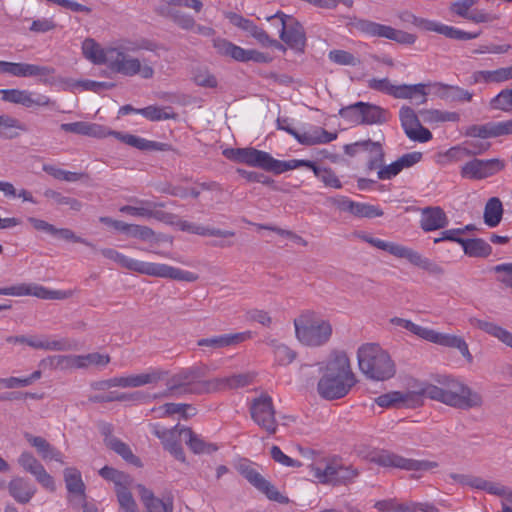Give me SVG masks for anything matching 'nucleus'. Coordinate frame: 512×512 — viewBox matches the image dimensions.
I'll return each instance as SVG.
<instances>
[{
    "label": "nucleus",
    "instance_id": "obj_46",
    "mask_svg": "<svg viewBox=\"0 0 512 512\" xmlns=\"http://www.w3.org/2000/svg\"><path fill=\"white\" fill-rule=\"evenodd\" d=\"M462 248L469 257L485 258L492 253L490 244L481 238L464 239Z\"/></svg>",
    "mask_w": 512,
    "mask_h": 512
},
{
    "label": "nucleus",
    "instance_id": "obj_31",
    "mask_svg": "<svg viewBox=\"0 0 512 512\" xmlns=\"http://www.w3.org/2000/svg\"><path fill=\"white\" fill-rule=\"evenodd\" d=\"M449 219L444 210L439 207H425L421 210L420 227L425 232H431L445 228Z\"/></svg>",
    "mask_w": 512,
    "mask_h": 512
},
{
    "label": "nucleus",
    "instance_id": "obj_20",
    "mask_svg": "<svg viewBox=\"0 0 512 512\" xmlns=\"http://www.w3.org/2000/svg\"><path fill=\"white\" fill-rule=\"evenodd\" d=\"M504 168V162L499 159H473L465 163L460 170L462 178L481 180L495 175Z\"/></svg>",
    "mask_w": 512,
    "mask_h": 512
},
{
    "label": "nucleus",
    "instance_id": "obj_4",
    "mask_svg": "<svg viewBox=\"0 0 512 512\" xmlns=\"http://www.w3.org/2000/svg\"><path fill=\"white\" fill-rule=\"evenodd\" d=\"M360 371L368 378L384 381L395 375V364L390 355L379 344L366 343L357 351Z\"/></svg>",
    "mask_w": 512,
    "mask_h": 512
},
{
    "label": "nucleus",
    "instance_id": "obj_50",
    "mask_svg": "<svg viewBox=\"0 0 512 512\" xmlns=\"http://www.w3.org/2000/svg\"><path fill=\"white\" fill-rule=\"evenodd\" d=\"M420 115L424 122L428 124L440 122H458L460 115L457 112L441 111L437 109L423 110Z\"/></svg>",
    "mask_w": 512,
    "mask_h": 512
},
{
    "label": "nucleus",
    "instance_id": "obj_53",
    "mask_svg": "<svg viewBox=\"0 0 512 512\" xmlns=\"http://www.w3.org/2000/svg\"><path fill=\"white\" fill-rule=\"evenodd\" d=\"M158 12L163 16L172 18L173 21L183 29L189 30L192 29L195 25V21L191 16L183 14L174 9H169L168 6H159Z\"/></svg>",
    "mask_w": 512,
    "mask_h": 512
},
{
    "label": "nucleus",
    "instance_id": "obj_16",
    "mask_svg": "<svg viewBox=\"0 0 512 512\" xmlns=\"http://www.w3.org/2000/svg\"><path fill=\"white\" fill-rule=\"evenodd\" d=\"M357 29L370 37H380L393 40L399 44H414L417 37L403 30L395 29L391 26L380 24L370 20H359L356 24Z\"/></svg>",
    "mask_w": 512,
    "mask_h": 512
},
{
    "label": "nucleus",
    "instance_id": "obj_35",
    "mask_svg": "<svg viewBox=\"0 0 512 512\" xmlns=\"http://www.w3.org/2000/svg\"><path fill=\"white\" fill-rule=\"evenodd\" d=\"M10 496L20 504L28 503L36 493V487L22 477H15L8 483Z\"/></svg>",
    "mask_w": 512,
    "mask_h": 512
},
{
    "label": "nucleus",
    "instance_id": "obj_12",
    "mask_svg": "<svg viewBox=\"0 0 512 512\" xmlns=\"http://www.w3.org/2000/svg\"><path fill=\"white\" fill-rule=\"evenodd\" d=\"M369 459L370 462L378 466L414 472L431 471L439 466L436 461L405 458L389 450L374 451L370 454Z\"/></svg>",
    "mask_w": 512,
    "mask_h": 512
},
{
    "label": "nucleus",
    "instance_id": "obj_51",
    "mask_svg": "<svg viewBox=\"0 0 512 512\" xmlns=\"http://www.w3.org/2000/svg\"><path fill=\"white\" fill-rule=\"evenodd\" d=\"M417 504L400 503L396 499L377 501L374 507L380 512H416Z\"/></svg>",
    "mask_w": 512,
    "mask_h": 512
},
{
    "label": "nucleus",
    "instance_id": "obj_37",
    "mask_svg": "<svg viewBox=\"0 0 512 512\" xmlns=\"http://www.w3.org/2000/svg\"><path fill=\"white\" fill-rule=\"evenodd\" d=\"M60 128L65 132L78 135H85L96 138H104L108 136V129L96 123H88L83 121L63 123L60 125Z\"/></svg>",
    "mask_w": 512,
    "mask_h": 512
},
{
    "label": "nucleus",
    "instance_id": "obj_49",
    "mask_svg": "<svg viewBox=\"0 0 512 512\" xmlns=\"http://www.w3.org/2000/svg\"><path fill=\"white\" fill-rule=\"evenodd\" d=\"M41 376L42 372L40 370H36L26 377L10 376L7 378H0V390L28 387L35 381L39 380Z\"/></svg>",
    "mask_w": 512,
    "mask_h": 512
},
{
    "label": "nucleus",
    "instance_id": "obj_25",
    "mask_svg": "<svg viewBox=\"0 0 512 512\" xmlns=\"http://www.w3.org/2000/svg\"><path fill=\"white\" fill-rule=\"evenodd\" d=\"M55 72L54 68L25 62H8L0 60V74L13 77L46 78Z\"/></svg>",
    "mask_w": 512,
    "mask_h": 512
},
{
    "label": "nucleus",
    "instance_id": "obj_47",
    "mask_svg": "<svg viewBox=\"0 0 512 512\" xmlns=\"http://www.w3.org/2000/svg\"><path fill=\"white\" fill-rule=\"evenodd\" d=\"M503 216V205L499 198H490L484 208L483 219L484 223L490 227H497Z\"/></svg>",
    "mask_w": 512,
    "mask_h": 512
},
{
    "label": "nucleus",
    "instance_id": "obj_26",
    "mask_svg": "<svg viewBox=\"0 0 512 512\" xmlns=\"http://www.w3.org/2000/svg\"><path fill=\"white\" fill-rule=\"evenodd\" d=\"M19 465L32 474L38 483L49 491L55 490L53 477L45 470L44 466L32 455V453L24 451L18 458Z\"/></svg>",
    "mask_w": 512,
    "mask_h": 512
},
{
    "label": "nucleus",
    "instance_id": "obj_27",
    "mask_svg": "<svg viewBox=\"0 0 512 512\" xmlns=\"http://www.w3.org/2000/svg\"><path fill=\"white\" fill-rule=\"evenodd\" d=\"M165 375V372L157 368H149L139 374H129L114 377L115 387L138 388L141 386L156 384Z\"/></svg>",
    "mask_w": 512,
    "mask_h": 512
},
{
    "label": "nucleus",
    "instance_id": "obj_23",
    "mask_svg": "<svg viewBox=\"0 0 512 512\" xmlns=\"http://www.w3.org/2000/svg\"><path fill=\"white\" fill-rule=\"evenodd\" d=\"M240 474L255 488L263 492L270 500L283 503L286 498L268 482L249 462H242L238 465Z\"/></svg>",
    "mask_w": 512,
    "mask_h": 512
},
{
    "label": "nucleus",
    "instance_id": "obj_8",
    "mask_svg": "<svg viewBox=\"0 0 512 512\" xmlns=\"http://www.w3.org/2000/svg\"><path fill=\"white\" fill-rule=\"evenodd\" d=\"M391 323L395 326L402 327L419 338L447 348L457 349L460 354L469 362L472 363L473 356L469 351L468 344L463 337L453 334L441 333L436 330L422 327L413 323L411 320L394 317Z\"/></svg>",
    "mask_w": 512,
    "mask_h": 512
},
{
    "label": "nucleus",
    "instance_id": "obj_64",
    "mask_svg": "<svg viewBox=\"0 0 512 512\" xmlns=\"http://www.w3.org/2000/svg\"><path fill=\"white\" fill-rule=\"evenodd\" d=\"M106 443H107V446L110 449H112L117 454L122 456L123 459H125L126 461H129V462L133 463V462H135L137 460V458L134 456V454L132 453V451L129 448V446L126 445L121 440H119V439H117L115 437H110V438L106 439Z\"/></svg>",
    "mask_w": 512,
    "mask_h": 512
},
{
    "label": "nucleus",
    "instance_id": "obj_52",
    "mask_svg": "<svg viewBox=\"0 0 512 512\" xmlns=\"http://www.w3.org/2000/svg\"><path fill=\"white\" fill-rule=\"evenodd\" d=\"M52 364L62 370L85 368L82 355H57L52 358Z\"/></svg>",
    "mask_w": 512,
    "mask_h": 512
},
{
    "label": "nucleus",
    "instance_id": "obj_10",
    "mask_svg": "<svg viewBox=\"0 0 512 512\" xmlns=\"http://www.w3.org/2000/svg\"><path fill=\"white\" fill-rule=\"evenodd\" d=\"M222 154L230 161L241 163L250 167L261 168L274 174H281L287 171V161L273 158L268 152L258 150L254 147L226 148Z\"/></svg>",
    "mask_w": 512,
    "mask_h": 512
},
{
    "label": "nucleus",
    "instance_id": "obj_45",
    "mask_svg": "<svg viewBox=\"0 0 512 512\" xmlns=\"http://www.w3.org/2000/svg\"><path fill=\"white\" fill-rule=\"evenodd\" d=\"M362 124L373 125L382 124L388 120V112L380 106L362 102Z\"/></svg>",
    "mask_w": 512,
    "mask_h": 512
},
{
    "label": "nucleus",
    "instance_id": "obj_2",
    "mask_svg": "<svg viewBox=\"0 0 512 512\" xmlns=\"http://www.w3.org/2000/svg\"><path fill=\"white\" fill-rule=\"evenodd\" d=\"M204 370L201 367H190L176 373L168 382L170 393H212L228 389L245 387L250 384L251 376L248 374H233L204 380Z\"/></svg>",
    "mask_w": 512,
    "mask_h": 512
},
{
    "label": "nucleus",
    "instance_id": "obj_42",
    "mask_svg": "<svg viewBox=\"0 0 512 512\" xmlns=\"http://www.w3.org/2000/svg\"><path fill=\"white\" fill-rule=\"evenodd\" d=\"M469 322L472 326L477 327L489 335L497 338L499 341L512 349V333L508 330L498 326L495 323L477 318H470Z\"/></svg>",
    "mask_w": 512,
    "mask_h": 512
},
{
    "label": "nucleus",
    "instance_id": "obj_24",
    "mask_svg": "<svg viewBox=\"0 0 512 512\" xmlns=\"http://www.w3.org/2000/svg\"><path fill=\"white\" fill-rule=\"evenodd\" d=\"M1 295L24 296L32 295L40 299H65L72 295L70 291L50 290L40 285L20 284L0 287Z\"/></svg>",
    "mask_w": 512,
    "mask_h": 512
},
{
    "label": "nucleus",
    "instance_id": "obj_1",
    "mask_svg": "<svg viewBox=\"0 0 512 512\" xmlns=\"http://www.w3.org/2000/svg\"><path fill=\"white\" fill-rule=\"evenodd\" d=\"M420 393L433 401L461 410L480 408L484 402L479 392L450 374L436 375L432 383L421 388Z\"/></svg>",
    "mask_w": 512,
    "mask_h": 512
},
{
    "label": "nucleus",
    "instance_id": "obj_28",
    "mask_svg": "<svg viewBox=\"0 0 512 512\" xmlns=\"http://www.w3.org/2000/svg\"><path fill=\"white\" fill-rule=\"evenodd\" d=\"M287 171L294 170L300 167H307L311 169L314 175L326 186L334 189L342 188V183L335 174V172L328 167H319L313 161L303 159H292L287 161Z\"/></svg>",
    "mask_w": 512,
    "mask_h": 512
},
{
    "label": "nucleus",
    "instance_id": "obj_13",
    "mask_svg": "<svg viewBox=\"0 0 512 512\" xmlns=\"http://www.w3.org/2000/svg\"><path fill=\"white\" fill-rule=\"evenodd\" d=\"M109 68L125 76L140 75L143 79H150L154 75V69L145 61L142 63L138 58L130 57L119 47L111 48Z\"/></svg>",
    "mask_w": 512,
    "mask_h": 512
},
{
    "label": "nucleus",
    "instance_id": "obj_15",
    "mask_svg": "<svg viewBox=\"0 0 512 512\" xmlns=\"http://www.w3.org/2000/svg\"><path fill=\"white\" fill-rule=\"evenodd\" d=\"M357 29L370 37H380L393 40L399 44H414L417 37L403 30L395 29L391 26L380 24L370 20H359L356 24Z\"/></svg>",
    "mask_w": 512,
    "mask_h": 512
},
{
    "label": "nucleus",
    "instance_id": "obj_39",
    "mask_svg": "<svg viewBox=\"0 0 512 512\" xmlns=\"http://www.w3.org/2000/svg\"><path fill=\"white\" fill-rule=\"evenodd\" d=\"M512 79V65L496 70L475 71L471 76V82L478 83H502Z\"/></svg>",
    "mask_w": 512,
    "mask_h": 512
},
{
    "label": "nucleus",
    "instance_id": "obj_54",
    "mask_svg": "<svg viewBox=\"0 0 512 512\" xmlns=\"http://www.w3.org/2000/svg\"><path fill=\"white\" fill-rule=\"evenodd\" d=\"M271 345L273 347L275 360L279 365H288L296 358V353L285 344L272 340Z\"/></svg>",
    "mask_w": 512,
    "mask_h": 512
},
{
    "label": "nucleus",
    "instance_id": "obj_48",
    "mask_svg": "<svg viewBox=\"0 0 512 512\" xmlns=\"http://www.w3.org/2000/svg\"><path fill=\"white\" fill-rule=\"evenodd\" d=\"M0 129V136L8 139H13L19 135L16 130L23 132L27 130L25 124L17 118L4 113L0 114Z\"/></svg>",
    "mask_w": 512,
    "mask_h": 512
},
{
    "label": "nucleus",
    "instance_id": "obj_32",
    "mask_svg": "<svg viewBox=\"0 0 512 512\" xmlns=\"http://www.w3.org/2000/svg\"><path fill=\"white\" fill-rule=\"evenodd\" d=\"M336 132H329L316 125H310L305 130L299 131L298 143L305 146L328 144L337 139Z\"/></svg>",
    "mask_w": 512,
    "mask_h": 512
},
{
    "label": "nucleus",
    "instance_id": "obj_38",
    "mask_svg": "<svg viewBox=\"0 0 512 512\" xmlns=\"http://www.w3.org/2000/svg\"><path fill=\"white\" fill-rule=\"evenodd\" d=\"M136 205H125L120 207L119 211L135 217L142 218H158V212H155L156 207H164V204L156 203L149 200L134 199Z\"/></svg>",
    "mask_w": 512,
    "mask_h": 512
},
{
    "label": "nucleus",
    "instance_id": "obj_58",
    "mask_svg": "<svg viewBox=\"0 0 512 512\" xmlns=\"http://www.w3.org/2000/svg\"><path fill=\"white\" fill-rule=\"evenodd\" d=\"M116 495L121 512H138L137 504L131 492L125 486H119Z\"/></svg>",
    "mask_w": 512,
    "mask_h": 512
},
{
    "label": "nucleus",
    "instance_id": "obj_22",
    "mask_svg": "<svg viewBox=\"0 0 512 512\" xmlns=\"http://www.w3.org/2000/svg\"><path fill=\"white\" fill-rule=\"evenodd\" d=\"M1 99L5 102L22 105L26 108L47 107L51 99L41 93L21 89H1Z\"/></svg>",
    "mask_w": 512,
    "mask_h": 512
},
{
    "label": "nucleus",
    "instance_id": "obj_33",
    "mask_svg": "<svg viewBox=\"0 0 512 512\" xmlns=\"http://www.w3.org/2000/svg\"><path fill=\"white\" fill-rule=\"evenodd\" d=\"M25 439L28 443L34 447L39 454V456L44 461H56L60 464H64V455L60 450L51 445L46 439L40 436H34L32 434L26 433Z\"/></svg>",
    "mask_w": 512,
    "mask_h": 512
},
{
    "label": "nucleus",
    "instance_id": "obj_56",
    "mask_svg": "<svg viewBox=\"0 0 512 512\" xmlns=\"http://www.w3.org/2000/svg\"><path fill=\"white\" fill-rule=\"evenodd\" d=\"M192 80L197 86L204 88H216L218 85L217 78L204 67L193 71Z\"/></svg>",
    "mask_w": 512,
    "mask_h": 512
},
{
    "label": "nucleus",
    "instance_id": "obj_29",
    "mask_svg": "<svg viewBox=\"0 0 512 512\" xmlns=\"http://www.w3.org/2000/svg\"><path fill=\"white\" fill-rule=\"evenodd\" d=\"M6 342L10 344H26L34 349L61 351L66 349V345L61 340H52L45 336H9Z\"/></svg>",
    "mask_w": 512,
    "mask_h": 512
},
{
    "label": "nucleus",
    "instance_id": "obj_61",
    "mask_svg": "<svg viewBox=\"0 0 512 512\" xmlns=\"http://www.w3.org/2000/svg\"><path fill=\"white\" fill-rule=\"evenodd\" d=\"M328 58L331 62L342 66H356L360 63L352 53L340 49L331 50L328 53Z\"/></svg>",
    "mask_w": 512,
    "mask_h": 512
},
{
    "label": "nucleus",
    "instance_id": "obj_14",
    "mask_svg": "<svg viewBox=\"0 0 512 512\" xmlns=\"http://www.w3.org/2000/svg\"><path fill=\"white\" fill-rule=\"evenodd\" d=\"M367 86L375 91L391 95L399 99H411L416 95H420L422 100L420 103L426 102V91L424 84H402L394 85L388 78H372L368 80Z\"/></svg>",
    "mask_w": 512,
    "mask_h": 512
},
{
    "label": "nucleus",
    "instance_id": "obj_21",
    "mask_svg": "<svg viewBox=\"0 0 512 512\" xmlns=\"http://www.w3.org/2000/svg\"><path fill=\"white\" fill-rule=\"evenodd\" d=\"M357 145H361L365 150L372 153L371 159L369 160V168H379V179L389 180L398 175L403 170L398 159L389 165L381 167L384 153L379 143L368 140L364 141L363 143H358Z\"/></svg>",
    "mask_w": 512,
    "mask_h": 512
},
{
    "label": "nucleus",
    "instance_id": "obj_18",
    "mask_svg": "<svg viewBox=\"0 0 512 512\" xmlns=\"http://www.w3.org/2000/svg\"><path fill=\"white\" fill-rule=\"evenodd\" d=\"M279 18L281 22L280 38L288 46L294 49H302L305 46L306 37L302 25L292 16L283 12H277L268 20Z\"/></svg>",
    "mask_w": 512,
    "mask_h": 512
},
{
    "label": "nucleus",
    "instance_id": "obj_41",
    "mask_svg": "<svg viewBox=\"0 0 512 512\" xmlns=\"http://www.w3.org/2000/svg\"><path fill=\"white\" fill-rule=\"evenodd\" d=\"M138 491L147 512H173V501L170 498L166 500L156 498L150 490L142 485H138Z\"/></svg>",
    "mask_w": 512,
    "mask_h": 512
},
{
    "label": "nucleus",
    "instance_id": "obj_7",
    "mask_svg": "<svg viewBox=\"0 0 512 512\" xmlns=\"http://www.w3.org/2000/svg\"><path fill=\"white\" fill-rule=\"evenodd\" d=\"M113 262L131 272L151 277L167 278L186 282H194L198 278V276L193 272L182 270L164 263L146 262L134 259L120 252H118Z\"/></svg>",
    "mask_w": 512,
    "mask_h": 512
},
{
    "label": "nucleus",
    "instance_id": "obj_6",
    "mask_svg": "<svg viewBox=\"0 0 512 512\" xmlns=\"http://www.w3.org/2000/svg\"><path fill=\"white\" fill-rule=\"evenodd\" d=\"M113 262L131 272L151 277L167 278L186 282H194L198 278V276L193 272L182 270L164 263L146 262L134 259L120 252H118Z\"/></svg>",
    "mask_w": 512,
    "mask_h": 512
},
{
    "label": "nucleus",
    "instance_id": "obj_62",
    "mask_svg": "<svg viewBox=\"0 0 512 512\" xmlns=\"http://www.w3.org/2000/svg\"><path fill=\"white\" fill-rule=\"evenodd\" d=\"M399 118L406 135L410 131L414 130V128L420 123L415 111L408 106L401 107L399 111Z\"/></svg>",
    "mask_w": 512,
    "mask_h": 512
},
{
    "label": "nucleus",
    "instance_id": "obj_57",
    "mask_svg": "<svg viewBox=\"0 0 512 512\" xmlns=\"http://www.w3.org/2000/svg\"><path fill=\"white\" fill-rule=\"evenodd\" d=\"M351 214L358 218H377L383 216V210L379 206L354 202Z\"/></svg>",
    "mask_w": 512,
    "mask_h": 512
},
{
    "label": "nucleus",
    "instance_id": "obj_11",
    "mask_svg": "<svg viewBox=\"0 0 512 512\" xmlns=\"http://www.w3.org/2000/svg\"><path fill=\"white\" fill-rule=\"evenodd\" d=\"M358 238L379 250L390 253L397 258L406 259L411 264L420 267L430 273L438 274L442 272L440 266L433 263L428 258L423 257L419 252L409 247L375 238L364 232L359 233Z\"/></svg>",
    "mask_w": 512,
    "mask_h": 512
},
{
    "label": "nucleus",
    "instance_id": "obj_17",
    "mask_svg": "<svg viewBox=\"0 0 512 512\" xmlns=\"http://www.w3.org/2000/svg\"><path fill=\"white\" fill-rule=\"evenodd\" d=\"M250 412L254 422L268 434L276 433L278 424L273 401L269 395L264 394L255 398L250 406Z\"/></svg>",
    "mask_w": 512,
    "mask_h": 512
},
{
    "label": "nucleus",
    "instance_id": "obj_44",
    "mask_svg": "<svg viewBox=\"0 0 512 512\" xmlns=\"http://www.w3.org/2000/svg\"><path fill=\"white\" fill-rule=\"evenodd\" d=\"M213 46L220 55L229 56L236 61L247 62L248 50L224 38L214 39Z\"/></svg>",
    "mask_w": 512,
    "mask_h": 512
},
{
    "label": "nucleus",
    "instance_id": "obj_63",
    "mask_svg": "<svg viewBox=\"0 0 512 512\" xmlns=\"http://www.w3.org/2000/svg\"><path fill=\"white\" fill-rule=\"evenodd\" d=\"M362 101L356 102L354 104L348 105L346 107H343L339 110V115L346 121L354 124V125H361L362 124Z\"/></svg>",
    "mask_w": 512,
    "mask_h": 512
},
{
    "label": "nucleus",
    "instance_id": "obj_60",
    "mask_svg": "<svg viewBox=\"0 0 512 512\" xmlns=\"http://www.w3.org/2000/svg\"><path fill=\"white\" fill-rule=\"evenodd\" d=\"M409 395L403 394L398 391L382 394L375 399V402L380 407H396L407 401Z\"/></svg>",
    "mask_w": 512,
    "mask_h": 512
},
{
    "label": "nucleus",
    "instance_id": "obj_5",
    "mask_svg": "<svg viewBox=\"0 0 512 512\" xmlns=\"http://www.w3.org/2000/svg\"><path fill=\"white\" fill-rule=\"evenodd\" d=\"M297 340L309 347L325 345L333 333L330 321L320 318L315 312L306 310L294 319Z\"/></svg>",
    "mask_w": 512,
    "mask_h": 512
},
{
    "label": "nucleus",
    "instance_id": "obj_34",
    "mask_svg": "<svg viewBox=\"0 0 512 512\" xmlns=\"http://www.w3.org/2000/svg\"><path fill=\"white\" fill-rule=\"evenodd\" d=\"M64 480L70 501L79 504L83 503L85 500V485L80 471L75 468L65 469Z\"/></svg>",
    "mask_w": 512,
    "mask_h": 512
},
{
    "label": "nucleus",
    "instance_id": "obj_3",
    "mask_svg": "<svg viewBox=\"0 0 512 512\" xmlns=\"http://www.w3.org/2000/svg\"><path fill=\"white\" fill-rule=\"evenodd\" d=\"M355 383L348 356L344 352H337L322 369L317 391L324 399H340L348 394Z\"/></svg>",
    "mask_w": 512,
    "mask_h": 512
},
{
    "label": "nucleus",
    "instance_id": "obj_59",
    "mask_svg": "<svg viewBox=\"0 0 512 512\" xmlns=\"http://www.w3.org/2000/svg\"><path fill=\"white\" fill-rule=\"evenodd\" d=\"M487 149H488V145H483V147L479 150L469 149L468 147H464V146H455L446 151L445 157L449 161H460L467 156H474V155L481 154L482 152H484Z\"/></svg>",
    "mask_w": 512,
    "mask_h": 512
},
{
    "label": "nucleus",
    "instance_id": "obj_43",
    "mask_svg": "<svg viewBox=\"0 0 512 512\" xmlns=\"http://www.w3.org/2000/svg\"><path fill=\"white\" fill-rule=\"evenodd\" d=\"M338 460L332 459L324 465L316 464L311 467V473L322 484L336 485Z\"/></svg>",
    "mask_w": 512,
    "mask_h": 512
},
{
    "label": "nucleus",
    "instance_id": "obj_55",
    "mask_svg": "<svg viewBox=\"0 0 512 512\" xmlns=\"http://www.w3.org/2000/svg\"><path fill=\"white\" fill-rule=\"evenodd\" d=\"M438 85L440 88L446 91L443 96L450 101L470 102L472 100L473 94L459 86H452L441 83Z\"/></svg>",
    "mask_w": 512,
    "mask_h": 512
},
{
    "label": "nucleus",
    "instance_id": "obj_30",
    "mask_svg": "<svg viewBox=\"0 0 512 512\" xmlns=\"http://www.w3.org/2000/svg\"><path fill=\"white\" fill-rule=\"evenodd\" d=\"M252 338L251 331H244L232 334H223L210 338H203L197 341L199 347L209 348L211 350L221 349L228 346H234Z\"/></svg>",
    "mask_w": 512,
    "mask_h": 512
},
{
    "label": "nucleus",
    "instance_id": "obj_19",
    "mask_svg": "<svg viewBox=\"0 0 512 512\" xmlns=\"http://www.w3.org/2000/svg\"><path fill=\"white\" fill-rule=\"evenodd\" d=\"M186 428L176 425L171 429H167L159 424H154L152 426V433L161 440L164 448L177 460L185 462L186 458L180 442L183 440L182 430Z\"/></svg>",
    "mask_w": 512,
    "mask_h": 512
},
{
    "label": "nucleus",
    "instance_id": "obj_40",
    "mask_svg": "<svg viewBox=\"0 0 512 512\" xmlns=\"http://www.w3.org/2000/svg\"><path fill=\"white\" fill-rule=\"evenodd\" d=\"M183 441L194 454H211L218 447L216 444L206 441L201 435L194 433L190 428L182 430Z\"/></svg>",
    "mask_w": 512,
    "mask_h": 512
},
{
    "label": "nucleus",
    "instance_id": "obj_36",
    "mask_svg": "<svg viewBox=\"0 0 512 512\" xmlns=\"http://www.w3.org/2000/svg\"><path fill=\"white\" fill-rule=\"evenodd\" d=\"M111 48L112 47L102 48L101 45L92 38H86L81 46L82 53L87 60L96 65L106 64L108 66Z\"/></svg>",
    "mask_w": 512,
    "mask_h": 512
},
{
    "label": "nucleus",
    "instance_id": "obj_9",
    "mask_svg": "<svg viewBox=\"0 0 512 512\" xmlns=\"http://www.w3.org/2000/svg\"><path fill=\"white\" fill-rule=\"evenodd\" d=\"M222 154L230 161L241 163L250 167L261 168L274 174H281L287 171V161L273 158L268 152L258 150L254 147L226 148Z\"/></svg>",
    "mask_w": 512,
    "mask_h": 512
}]
</instances>
